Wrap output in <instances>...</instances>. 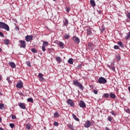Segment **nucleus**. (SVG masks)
Listing matches in <instances>:
<instances>
[{
	"instance_id": "obj_14",
	"label": "nucleus",
	"mask_w": 130,
	"mask_h": 130,
	"mask_svg": "<svg viewBox=\"0 0 130 130\" xmlns=\"http://www.w3.org/2000/svg\"><path fill=\"white\" fill-rule=\"evenodd\" d=\"M90 3L92 7H94L96 6L94 1L91 0Z\"/></svg>"
},
{
	"instance_id": "obj_15",
	"label": "nucleus",
	"mask_w": 130,
	"mask_h": 130,
	"mask_svg": "<svg viewBox=\"0 0 130 130\" xmlns=\"http://www.w3.org/2000/svg\"><path fill=\"white\" fill-rule=\"evenodd\" d=\"M110 96L111 98H112V99H115V98H116L115 94L114 93H113V92L110 93Z\"/></svg>"
},
{
	"instance_id": "obj_33",
	"label": "nucleus",
	"mask_w": 130,
	"mask_h": 130,
	"mask_svg": "<svg viewBox=\"0 0 130 130\" xmlns=\"http://www.w3.org/2000/svg\"><path fill=\"white\" fill-rule=\"evenodd\" d=\"M31 52H32V53H34L37 52L36 49H35V48L31 49Z\"/></svg>"
},
{
	"instance_id": "obj_47",
	"label": "nucleus",
	"mask_w": 130,
	"mask_h": 130,
	"mask_svg": "<svg viewBox=\"0 0 130 130\" xmlns=\"http://www.w3.org/2000/svg\"><path fill=\"white\" fill-rule=\"evenodd\" d=\"M114 48L115 49H119V47L117 45L114 46Z\"/></svg>"
},
{
	"instance_id": "obj_44",
	"label": "nucleus",
	"mask_w": 130,
	"mask_h": 130,
	"mask_svg": "<svg viewBox=\"0 0 130 130\" xmlns=\"http://www.w3.org/2000/svg\"><path fill=\"white\" fill-rule=\"evenodd\" d=\"M108 120L111 122L112 120V118L110 116L108 117Z\"/></svg>"
},
{
	"instance_id": "obj_60",
	"label": "nucleus",
	"mask_w": 130,
	"mask_h": 130,
	"mask_svg": "<svg viewBox=\"0 0 130 130\" xmlns=\"http://www.w3.org/2000/svg\"><path fill=\"white\" fill-rule=\"evenodd\" d=\"M2 51V49L0 48V52H1Z\"/></svg>"
},
{
	"instance_id": "obj_16",
	"label": "nucleus",
	"mask_w": 130,
	"mask_h": 130,
	"mask_svg": "<svg viewBox=\"0 0 130 130\" xmlns=\"http://www.w3.org/2000/svg\"><path fill=\"white\" fill-rule=\"evenodd\" d=\"M72 116L73 117V118H74V119L77 121H79V119L77 117L76 115H75L74 114H72Z\"/></svg>"
},
{
	"instance_id": "obj_64",
	"label": "nucleus",
	"mask_w": 130,
	"mask_h": 130,
	"mask_svg": "<svg viewBox=\"0 0 130 130\" xmlns=\"http://www.w3.org/2000/svg\"><path fill=\"white\" fill-rule=\"evenodd\" d=\"M49 130H51V129H49Z\"/></svg>"
},
{
	"instance_id": "obj_5",
	"label": "nucleus",
	"mask_w": 130,
	"mask_h": 130,
	"mask_svg": "<svg viewBox=\"0 0 130 130\" xmlns=\"http://www.w3.org/2000/svg\"><path fill=\"white\" fill-rule=\"evenodd\" d=\"M67 103L69 105H70V106H71V107H74V103L72 100L69 99L67 101Z\"/></svg>"
},
{
	"instance_id": "obj_31",
	"label": "nucleus",
	"mask_w": 130,
	"mask_h": 130,
	"mask_svg": "<svg viewBox=\"0 0 130 130\" xmlns=\"http://www.w3.org/2000/svg\"><path fill=\"white\" fill-rule=\"evenodd\" d=\"M104 97L105 98H108V97H109V94L108 93H105L104 94Z\"/></svg>"
},
{
	"instance_id": "obj_17",
	"label": "nucleus",
	"mask_w": 130,
	"mask_h": 130,
	"mask_svg": "<svg viewBox=\"0 0 130 130\" xmlns=\"http://www.w3.org/2000/svg\"><path fill=\"white\" fill-rule=\"evenodd\" d=\"M9 40L8 39H5L4 40V43L6 45H8L9 44Z\"/></svg>"
},
{
	"instance_id": "obj_18",
	"label": "nucleus",
	"mask_w": 130,
	"mask_h": 130,
	"mask_svg": "<svg viewBox=\"0 0 130 130\" xmlns=\"http://www.w3.org/2000/svg\"><path fill=\"white\" fill-rule=\"evenodd\" d=\"M117 44L122 48L124 47V45H123V43L121 42H118Z\"/></svg>"
},
{
	"instance_id": "obj_48",
	"label": "nucleus",
	"mask_w": 130,
	"mask_h": 130,
	"mask_svg": "<svg viewBox=\"0 0 130 130\" xmlns=\"http://www.w3.org/2000/svg\"><path fill=\"white\" fill-rule=\"evenodd\" d=\"M26 64H27L28 66L30 67V62L29 61L26 62Z\"/></svg>"
},
{
	"instance_id": "obj_9",
	"label": "nucleus",
	"mask_w": 130,
	"mask_h": 130,
	"mask_svg": "<svg viewBox=\"0 0 130 130\" xmlns=\"http://www.w3.org/2000/svg\"><path fill=\"white\" fill-rule=\"evenodd\" d=\"M19 42L20 43V47L25 48L26 46L25 42L24 41H22V40L19 41Z\"/></svg>"
},
{
	"instance_id": "obj_25",
	"label": "nucleus",
	"mask_w": 130,
	"mask_h": 130,
	"mask_svg": "<svg viewBox=\"0 0 130 130\" xmlns=\"http://www.w3.org/2000/svg\"><path fill=\"white\" fill-rule=\"evenodd\" d=\"M58 44H59V45L60 46V47L63 48V47H64V44H63L62 42H59L58 43Z\"/></svg>"
},
{
	"instance_id": "obj_22",
	"label": "nucleus",
	"mask_w": 130,
	"mask_h": 130,
	"mask_svg": "<svg viewBox=\"0 0 130 130\" xmlns=\"http://www.w3.org/2000/svg\"><path fill=\"white\" fill-rule=\"evenodd\" d=\"M28 102H30L31 103H33L34 100L32 98H28L27 99Z\"/></svg>"
},
{
	"instance_id": "obj_32",
	"label": "nucleus",
	"mask_w": 130,
	"mask_h": 130,
	"mask_svg": "<svg viewBox=\"0 0 130 130\" xmlns=\"http://www.w3.org/2000/svg\"><path fill=\"white\" fill-rule=\"evenodd\" d=\"M109 68L110 69H111L113 71H114L115 70V67L114 66H109Z\"/></svg>"
},
{
	"instance_id": "obj_12",
	"label": "nucleus",
	"mask_w": 130,
	"mask_h": 130,
	"mask_svg": "<svg viewBox=\"0 0 130 130\" xmlns=\"http://www.w3.org/2000/svg\"><path fill=\"white\" fill-rule=\"evenodd\" d=\"M63 24H64V26H66V27L68 26V25L69 24V21L66 18H64L63 19Z\"/></svg>"
},
{
	"instance_id": "obj_50",
	"label": "nucleus",
	"mask_w": 130,
	"mask_h": 130,
	"mask_svg": "<svg viewBox=\"0 0 130 130\" xmlns=\"http://www.w3.org/2000/svg\"><path fill=\"white\" fill-rule=\"evenodd\" d=\"M39 80H40V81L42 82L43 81H44V79L43 77H42V78H39Z\"/></svg>"
},
{
	"instance_id": "obj_57",
	"label": "nucleus",
	"mask_w": 130,
	"mask_h": 130,
	"mask_svg": "<svg viewBox=\"0 0 130 130\" xmlns=\"http://www.w3.org/2000/svg\"><path fill=\"white\" fill-rule=\"evenodd\" d=\"M0 130H4L3 128L0 127Z\"/></svg>"
},
{
	"instance_id": "obj_53",
	"label": "nucleus",
	"mask_w": 130,
	"mask_h": 130,
	"mask_svg": "<svg viewBox=\"0 0 130 130\" xmlns=\"http://www.w3.org/2000/svg\"><path fill=\"white\" fill-rule=\"evenodd\" d=\"M128 90L129 92H130V86L128 87Z\"/></svg>"
},
{
	"instance_id": "obj_41",
	"label": "nucleus",
	"mask_w": 130,
	"mask_h": 130,
	"mask_svg": "<svg viewBox=\"0 0 130 130\" xmlns=\"http://www.w3.org/2000/svg\"><path fill=\"white\" fill-rule=\"evenodd\" d=\"M45 48H46V47H45V46H42V50H43V51H44V52H45V50H46Z\"/></svg>"
},
{
	"instance_id": "obj_20",
	"label": "nucleus",
	"mask_w": 130,
	"mask_h": 130,
	"mask_svg": "<svg viewBox=\"0 0 130 130\" xmlns=\"http://www.w3.org/2000/svg\"><path fill=\"white\" fill-rule=\"evenodd\" d=\"M26 128L28 130H30L31 128V125L29 124H26Z\"/></svg>"
},
{
	"instance_id": "obj_1",
	"label": "nucleus",
	"mask_w": 130,
	"mask_h": 130,
	"mask_svg": "<svg viewBox=\"0 0 130 130\" xmlns=\"http://www.w3.org/2000/svg\"><path fill=\"white\" fill-rule=\"evenodd\" d=\"M0 29H4L6 30L7 31H9L10 29L9 26L8 25L4 23L3 22H0Z\"/></svg>"
},
{
	"instance_id": "obj_36",
	"label": "nucleus",
	"mask_w": 130,
	"mask_h": 130,
	"mask_svg": "<svg viewBox=\"0 0 130 130\" xmlns=\"http://www.w3.org/2000/svg\"><path fill=\"white\" fill-rule=\"evenodd\" d=\"M7 81H8L9 84H10V83L12 82V81L11 80H10V77H7Z\"/></svg>"
},
{
	"instance_id": "obj_42",
	"label": "nucleus",
	"mask_w": 130,
	"mask_h": 130,
	"mask_svg": "<svg viewBox=\"0 0 130 130\" xmlns=\"http://www.w3.org/2000/svg\"><path fill=\"white\" fill-rule=\"evenodd\" d=\"M54 125L55 126H58V123L57 122L55 121V122H54Z\"/></svg>"
},
{
	"instance_id": "obj_52",
	"label": "nucleus",
	"mask_w": 130,
	"mask_h": 130,
	"mask_svg": "<svg viewBox=\"0 0 130 130\" xmlns=\"http://www.w3.org/2000/svg\"><path fill=\"white\" fill-rule=\"evenodd\" d=\"M106 130H110V129L108 127H106Z\"/></svg>"
},
{
	"instance_id": "obj_63",
	"label": "nucleus",
	"mask_w": 130,
	"mask_h": 130,
	"mask_svg": "<svg viewBox=\"0 0 130 130\" xmlns=\"http://www.w3.org/2000/svg\"><path fill=\"white\" fill-rule=\"evenodd\" d=\"M53 1H55L56 0H53Z\"/></svg>"
},
{
	"instance_id": "obj_56",
	"label": "nucleus",
	"mask_w": 130,
	"mask_h": 130,
	"mask_svg": "<svg viewBox=\"0 0 130 130\" xmlns=\"http://www.w3.org/2000/svg\"><path fill=\"white\" fill-rule=\"evenodd\" d=\"M2 122V118L0 117V123Z\"/></svg>"
},
{
	"instance_id": "obj_6",
	"label": "nucleus",
	"mask_w": 130,
	"mask_h": 130,
	"mask_svg": "<svg viewBox=\"0 0 130 130\" xmlns=\"http://www.w3.org/2000/svg\"><path fill=\"white\" fill-rule=\"evenodd\" d=\"M73 40L77 44H78L80 43V40L77 37L74 36L73 37Z\"/></svg>"
},
{
	"instance_id": "obj_13",
	"label": "nucleus",
	"mask_w": 130,
	"mask_h": 130,
	"mask_svg": "<svg viewBox=\"0 0 130 130\" xmlns=\"http://www.w3.org/2000/svg\"><path fill=\"white\" fill-rule=\"evenodd\" d=\"M16 87H17V88H18L19 89H21V88H22L23 87V84L22 82H19L17 83V84L16 85Z\"/></svg>"
},
{
	"instance_id": "obj_55",
	"label": "nucleus",
	"mask_w": 130,
	"mask_h": 130,
	"mask_svg": "<svg viewBox=\"0 0 130 130\" xmlns=\"http://www.w3.org/2000/svg\"><path fill=\"white\" fill-rule=\"evenodd\" d=\"M104 30H105V28H102V31H104Z\"/></svg>"
},
{
	"instance_id": "obj_46",
	"label": "nucleus",
	"mask_w": 130,
	"mask_h": 130,
	"mask_svg": "<svg viewBox=\"0 0 130 130\" xmlns=\"http://www.w3.org/2000/svg\"><path fill=\"white\" fill-rule=\"evenodd\" d=\"M88 46H89V47H92V43H89L88 44Z\"/></svg>"
},
{
	"instance_id": "obj_34",
	"label": "nucleus",
	"mask_w": 130,
	"mask_h": 130,
	"mask_svg": "<svg viewBox=\"0 0 130 130\" xmlns=\"http://www.w3.org/2000/svg\"><path fill=\"white\" fill-rule=\"evenodd\" d=\"M56 60L57 61H58L59 62H61V59L60 57H59V56L56 57Z\"/></svg>"
},
{
	"instance_id": "obj_54",
	"label": "nucleus",
	"mask_w": 130,
	"mask_h": 130,
	"mask_svg": "<svg viewBox=\"0 0 130 130\" xmlns=\"http://www.w3.org/2000/svg\"><path fill=\"white\" fill-rule=\"evenodd\" d=\"M78 68H81V65H79V66H78Z\"/></svg>"
},
{
	"instance_id": "obj_30",
	"label": "nucleus",
	"mask_w": 130,
	"mask_h": 130,
	"mask_svg": "<svg viewBox=\"0 0 130 130\" xmlns=\"http://www.w3.org/2000/svg\"><path fill=\"white\" fill-rule=\"evenodd\" d=\"M5 106L3 104L0 103V109H3L4 108Z\"/></svg>"
},
{
	"instance_id": "obj_37",
	"label": "nucleus",
	"mask_w": 130,
	"mask_h": 130,
	"mask_svg": "<svg viewBox=\"0 0 130 130\" xmlns=\"http://www.w3.org/2000/svg\"><path fill=\"white\" fill-rule=\"evenodd\" d=\"M38 76L40 79V78H42L43 77V75L42 73H40V74H39Z\"/></svg>"
},
{
	"instance_id": "obj_10",
	"label": "nucleus",
	"mask_w": 130,
	"mask_h": 130,
	"mask_svg": "<svg viewBox=\"0 0 130 130\" xmlns=\"http://www.w3.org/2000/svg\"><path fill=\"white\" fill-rule=\"evenodd\" d=\"M18 106H19V107H20V108H22V109H26L25 104H24V103H18Z\"/></svg>"
},
{
	"instance_id": "obj_26",
	"label": "nucleus",
	"mask_w": 130,
	"mask_h": 130,
	"mask_svg": "<svg viewBox=\"0 0 130 130\" xmlns=\"http://www.w3.org/2000/svg\"><path fill=\"white\" fill-rule=\"evenodd\" d=\"M54 117H59V113L58 112H56L54 114Z\"/></svg>"
},
{
	"instance_id": "obj_61",
	"label": "nucleus",
	"mask_w": 130,
	"mask_h": 130,
	"mask_svg": "<svg viewBox=\"0 0 130 130\" xmlns=\"http://www.w3.org/2000/svg\"><path fill=\"white\" fill-rule=\"evenodd\" d=\"M20 95H23V93H20Z\"/></svg>"
},
{
	"instance_id": "obj_58",
	"label": "nucleus",
	"mask_w": 130,
	"mask_h": 130,
	"mask_svg": "<svg viewBox=\"0 0 130 130\" xmlns=\"http://www.w3.org/2000/svg\"><path fill=\"white\" fill-rule=\"evenodd\" d=\"M98 12L100 14L101 13V12L100 11H99Z\"/></svg>"
},
{
	"instance_id": "obj_43",
	"label": "nucleus",
	"mask_w": 130,
	"mask_h": 130,
	"mask_svg": "<svg viewBox=\"0 0 130 130\" xmlns=\"http://www.w3.org/2000/svg\"><path fill=\"white\" fill-rule=\"evenodd\" d=\"M66 11H67L68 13H69V11H70V8H69V7H66Z\"/></svg>"
},
{
	"instance_id": "obj_39",
	"label": "nucleus",
	"mask_w": 130,
	"mask_h": 130,
	"mask_svg": "<svg viewBox=\"0 0 130 130\" xmlns=\"http://www.w3.org/2000/svg\"><path fill=\"white\" fill-rule=\"evenodd\" d=\"M11 118H12V119H13V120H15V119H16V116H15V115H12V117H11Z\"/></svg>"
},
{
	"instance_id": "obj_7",
	"label": "nucleus",
	"mask_w": 130,
	"mask_h": 130,
	"mask_svg": "<svg viewBox=\"0 0 130 130\" xmlns=\"http://www.w3.org/2000/svg\"><path fill=\"white\" fill-rule=\"evenodd\" d=\"M33 36L32 35H30V36H27L25 37V40L28 42H29L30 41H31L32 40L33 38Z\"/></svg>"
},
{
	"instance_id": "obj_11",
	"label": "nucleus",
	"mask_w": 130,
	"mask_h": 130,
	"mask_svg": "<svg viewBox=\"0 0 130 130\" xmlns=\"http://www.w3.org/2000/svg\"><path fill=\"white\" fill-rule=\"evenodd\" d=\"M91 125V122L89 121V120H87V122L85 123L84 125V127L85 128H89Z\"/></svg>"
},
{
	"instance_id": "obj_21",
	"label": "nucleus",
	"mask_w": 130,
	"mask_h": 130,
	"mask_svg": "<svg viewBox=\"0 0 130 130\" xmlns=\"http://www.w3.org/2000/svg\"><path fill=\"white\" fill-rule=\"evenodd\" d=\"M10 65L13 68H14L16 67L15 64L14 62H12L10 63Z\"/></svg>"
},
{
	"instance_id": "obj_19",
	"label": "nucleus",
	"mask_w": 130,
	"mask_h": 130,
	"mask_svg": "<svg viewBox=\"0 0 130 130\" xmlns=\"http://www.w3.org/2000/svg\"><path fill=\"white\" fill-rule=\"evenodd\" d=\"M68 62L71 64H72L73 63V58H71L68 60Z\"/></svg>"
},
{
	"instance_id": "obj_40",
	"label": "nucleus",
	"mask_w": 130,
	"mask_h": 130,
	"mask_svg": "<svg viewBox=\"0 0 130 130\" xmlns=\"http://www.w3.org/2000/svg\"><path fill=\"white\" fill-rule=\"evenodd\" d=\"M126 16L129 19H130V13L128 12L127 14H126Z\"/></svg>"
},
{
	"instance_id": "obj_59",
	"label": "nucleus",
	"mask_w": 130,
	"mask_h": 130,
	"mask_svg": "<svg viewBox=\"0 0 130 130\" xmlns=\"http://www.w3.org/2000/svg\"><path fill=\"white\" fill-rule=\"evenodd\" d=\"M1 80H2V78H1V77L0 76V81H1Z\"/></svg>"
},
{
	"instance_id": "obj_27",
	"label": "nucleus",
	"mask_w": 130,
	"mask_h": 130,
	"mask_svg": "<svg viewBox=\"0 0 130 130\" xmlns=\"http://www.w3.org/2000/svg\"><path fill=\"white\" fill-rule=\"evenodd\" d=\"M48 45V42L45 41V42H43V45L42 46L46 47Z\"/></svg>"
},
{
	"instance_id": "obj_35",
	"label": "nucleus",
	"mask_w": 130,
	"mask_h": 130,
	"mask_svg": "<svg viewBox=\"0 0 130 130\" xmlns=\"http://www.w3.org/2000/svg\"><path fill=\"white\" fill-rule=\"evenodd\" d=\"M14 126H15L14 124H13V123H10V127L11 128H14Z\"/></svg>"
},
{
	"instance_id": "obj_29",
	"label": "nucleus",
	"mask_w": 130,
	"mask_h": 130,
	"mask_svg": "<svg viewBox=\"0 0 130 130\" xmlns=\"http://www.w3.org/2000/svg\"><path fill=\"white\" fill-rule=\"evenodd\" d=\"M64 38L66 39H68L69 38H70V36L67 35V34H65L64 36H63Z\"/></svg>"
},
{
	"instance_id": "obj_62",
	"label": "nucleus",
	"mask_w": 130,
	"mask_h": 130,
	"mask_svg": "<svg viewBox=\"0 0 130 130\" xmlns=\"http://www.w3.org/2000/svg\"><path fill=\"white\" fill-rule=\"evenodd\" d=\"M2 95V94L1 93V92L0 91V95Z\"/></svg>"
},
{
	"instance_id": "obj_8",
	"label": "nucleus",
	"mask_w": 130,
	"mask_h": 130,
	"mask_svg": "<svg viewBox=\"0 0 130 130\" xmlns=\"http://www.w3.org/2000/svg\"><path fill=\"white\" fill-rule=\"evenodd\" d=\"M79 106L81 108H85L86 107V105L83 101H80V102L79 103Z\"/></svg>"
},
{
	"instance_id": "obj_38",
	"label": "nucleus",
	"mask_w": 130,
	"mask_h": 130,
	"mask_svg": "<svg viewBox=\"0 0 130 130\" xmlns=\"http://www.w3.org/2000/svg\"><path fill=\"white\" fill-rule=\"evenodd\" d=\"M125 112H127V113H130V109H126Z\"/></svg>"
},
{
	"instance_id": "obj_3",
	"label": "nucleus",
	"mask_w": 130,
	"mask_h": 130,
	"mask_svg": "<svg viewBox=\"0 0 130 130\" xmlns=\"http://www.w3.org/2000/svg\"><path fill=\"white\" fill-rule=\"evenodd\" d=\"M107 82V80L103 77H100L98 81L100 84H106Z\"/></svg>"
},
{
	"instance_id": "obj_51",
	"label": "nucleus",
	"mask_w": 130,
	"mask_h": 130,
	"mask_svg": "<svg viewBox=\"0 0 130 130\" xmlns=\"http://www.w3.org/2000/svg\"><path fill=\"white\" fill-rule=\"evenodd\" d=\"M0 36L2 37H3L4 36V34L2 32H0Z\"/></svg>"
},
{
	"instance_id": "obj_28",
	"label": "nucleus",
	"mask_w": 130,
	"mask_h": 130,
	"mask_svg": "<svg viewBox=\"0 0 130 130\" xmlns=\"http://www.w3.org/2000/svg\"><path fill=\"white\" fill-rule=\"evenodd\" d=\"M129 38H130V31L129 32H128V34H127V36H126V37L125 38V39L126 40H128Z\"/></svg>"
},
{
	"instance_id": "obj_49",
	"label": "nucleus",
	"mask_w": 130,
	"mask_h": 130,
	"mask_svg": "<svg viewBox=\"0 0 130 130\" xmlns=\"http://www.w3.org/2000/svg\"><path fill=\"white\" fill-rule=\"evenodd\" d=\"M93 93H94V94H98V90L96 89L93 90Z\"/></svg>"
},
{
	"instance_id": "obj_23",
	"label": "nucleus",
	"mask_w": 130,
	"mask_h": 130,
	"mask_svg": "<svg viewBox=\"0 0 130 130\" xmlns=\"http://www.w3.org/2000/svg\"><path fill=\"white\" fill-rule=\"evenodd\" d=\"M68 126L72 130H74V127L73 126L72 124H68Z\"/></svg>"
},
{
	"instance_id": "obj_2",
	"label": "nucleus",
	"mask_w": 130,
	"mask_h": 130,
	"mask_svg": "<svg viewBox=\"0 0 130 130\" xmlns=\"http://www.w3.org/2000/svg\"><path fill=\"white\" fill-rule=\"evenodd\" d=\"M73 85H74V86H76V87H79V88H80L81 90H83L84 89V87L83 86V85L76 80H74L73 81Z\"/></svg>"
},
{
	"instance_id": "obj_4",
	"label": "nucleus",
	"mask_w": 130,
	"mask_h": 130,
	"mask_svg": "<svg viewBox=\"0 0 130 130\" xmlns=\"http://www.w3.org/2000/svg\"><path fill=\"white\" fill-rule=\"evenodd\" d=\"M95 32L92 28H89L87 29V33L88 35H92L93 33Z\"/></svg>"
},
{
	"instance_id": "obj_24",
	"label": "nucleus",
	"mask_w": 130,
	"mask_h": 130,
	"mask_svg": "<svg viewBox=\"0 0 130 130\" xmlns=\"http://www.w3.org/2000/svg\"><path fill=\"white\" fill-rule=\"evenodd\" d=\"M116 58L118 61H119L121 59L120 56L118 54L116 55Z\"/></svg>"
},
{
	"instance_id": "obj_45",
	"label": "nucleus",
	"mask_w": 130,
	"mask_h": 130,
	"mask_svg": "<svg viewBox=\"0 0 130 130\" xmlns=\"http://www.w3.org/2000/svg\"><path fill=\"white\" fill-rule=\"evenodd\" d=\"M111 114H112L114 116H116V114L115 113H114L113 111H111Z\"/></svg>"
}]
</instances>
